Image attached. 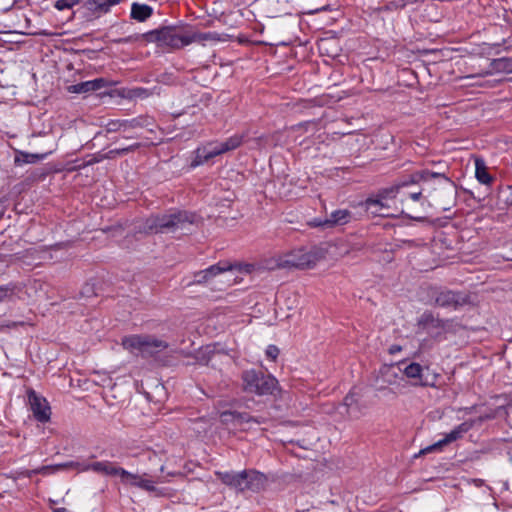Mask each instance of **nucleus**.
<instances>
[{"mask_svg":"<svg viewBox=\"0 0 512 512\" xmlns=\"http://www.w3.org/2000/svg\"><path fill=\"white\" fill-rule=\"evenodd\" d=\"M122 345L130 353L143 356L153 355L168 347L165 341L147 335L126 336L122 339Z\"/></svg>","mask_w":512,"mask_h":512,"instance_id":"nucleus-6","label":"nucleus"},{"mask_svg":"<svg viewBox=\"0 0 512 512\" xmlns=\"http://www.w3.org/2000/svg\"><path fill=\"white\" fill-rule=\"evenodd\" d=\"M435 302L440 307L457 309L467 302V298L462 293L443 290L437 294Z\"/></svg>","mask_w":512,"mask_h":512,"instance_id":"nucleus-18","label":"nucleus"},{"mask_svg":"<svg viewBox=\"0 0 512 512\" xmlns=\"http://www.w3.org/2000/svg\"><path fill=\"white\" fill-rule=\"evenodd\" d=\"M352 219V212L348 209H337L325 218H314L309 222L312 227L332 228L349 223Z\"/></svg>","mask_w":512,"mask_h":512,"instance_id":"nucleus-14","label":"nucleus"},{"mask_svg":"<svg viewBox=\"0 0 512 512\" xmlns=\"http://www.w3.org/2000/svg\"><path fill=\"white\" fill-rule=\"evenodd\" d=\"M399 351H401V347L398 345H392L389 349L390 354H395Z\"/></svg>","mask_w":512,"mask_h":512,"instance_id":"nucleus-41","label":"nucleus"},{"mask_svg":"<svg viewBox=\"0 0 512 512\" xmlns=\"http://www.w3.org/2000/svg\"><path fill=\"white\" fill-rule=\"evenodd\" d=\"M215 474L223 484L242 492V471H216Z\"/></svg>","mask_w":512,"mask_h":512,"instance_id":"nucleus-20","label":"nucleus"},{"mask_svg":"<svg viewBox=\"0 0 512 512\" xmlns=\"http://www.w3.org/2000/svg\"><path fill=\"white\" fill-rule=\"evenodd\" d=\"M126 0H84L82 7L90 18H100L111 12L112 8Z\"/></svg>","mask_w":512,"mask_h":512,"instance_id":"nucleus-15","label":"nucleus"},{"mask_svg":"<svg viewBox=\"0 0 512 512\" xmlns=\"http://www.w3.org/2000/svg\"><path fill=\"white\" fill-rule=\"evenodd\" d=\"M90 83H91L93 92L115 84V82L109 81L105 78H96V79L90 80Z\"/></svg>","mask_w":512,"mask_h":512,"instance_id":"nucleus-31","label":"nucleus"},{"mask_svg":"<svg viewBox=\"0 0 512 512\" xmlns=\"http://www.w3.org/2000/svg\"><path fill=\"white\" fill-rule=\"evenodd\" d=\"M403 184V189L418 184L426 199L433 198L442 201L454 193V183L443 173L420 170L412 173L408 178L398 181Z\"/></svg>","mask_w":512,"mask_h":512,"instance_id":"nucleus-2","label":"nucleus"},{"mask_svg":"<svg viewBox=\"0 0 512 512\" xmlns=\"http://www.w3.org/2000/svg\"><path fill=\"white\" fill-rule=\"evenodd\" d=\"M253 270L254 265L249 263L219 261L197 272L194 276V282L198 284L207 283L213 289L224 290L237 282L238 274H250Z\"/></svg>","mask_w":512,"mask_h":512,"instance_id":"nucleus-1","label":"nucleus"},{"mask_svg":"<svg viewBox=\"0 0 512 512\" xmlns=\"http://www.w3.org/2000/svg\"><path fill=\"white\" fill-rule=\"evenodd\" d=\"M91 468L93 472L104 476H118L123 484L126 483L127 477L130 476L129 471L107 460L92 462Z\"/></svg>","mask_w":512,"mask_h":512,"instance_id":"nucleus-16","label":"nucleus"},{"mask_svg":"<svg viewBox=\"0 0 512 512\" xmlns=\"http://www.w3.org/2000/svg\"><path fill=\"white\" fill-rule=\"evenodd\" d=\"M54 512H70L68 509L64 507L56 508Z\"/></svg>","mask_w":512,"mask_h":512,"instance_id":"nucleus-42","label":"nucleus"},{"mask_svg":"<svg viewBox=\"0 0 512 512\" xmlns=\"http://www.w3.org/2000/svg\"><path fill=\"white\" fill-rule=\"evenodd\" d=\"M316 262L317 256L315 253L298 249L280 257L277 265L282 268L306 269L315 266Z\"/></svg>","mask_w":512,"mask_h":512,"instance_id":"nucleus-7","label":"nucleus"},{"mask_svg":"<svg viewBox=\"0 0 512 512\" xmlns=\"http://www.w3.org/2000/svg\"><path fill=\"white\" fill-rule=\"evenodd\" d=\"M148 35L151 40H155L163 45L175 49L188 46L187 32L178 33L173 27H163L161 29L151 31Z\"/></svg>","mask_w":512,"mask_h":512,"instance_id":"nucleus-8","label":"nucleus"},{"mask_svg":"<svg viewBox=\"0 0 512 512\" xmlns=\"http://www.w3.org/2000/svg\"><path fill=\"white\" fill-rule=\"evenodd\" d=\"M402 189L403 184L396 182L390 187L381 189L376 197L367 198L364 201L363 206L366 211L370 212L371 214L375 216L380 215L381 210L387 207L385 201L395 198Z\"/></svg>","mask_w":512,"mask_h":512,"instance_id":"nucleus-9","label":"nucleus"},{"mask_svg":"<svg viewBox=\"0 0 512 512\" xmlns=\"http://www.w3.org/2000/svg\"><path fill=\"white\" fill-rule=\"evenodd\" d=\"M242 380L246 392L259 396L272 395L278 388V380L274 376L264 375L254 369L244 371Z\"/></svg>","mask_w":512,"mask_h":512,"instance_id":"nucleus-5","label":"nucleus"},{"mask_svg":"<svg viewBox=\"0 0 512 512\" xmlns=\"http://www.w3.org/2000/svg\"><path fill=\"white\" fill-rule=\"evenodd\" d=\"M267 419L263 416H251L248 414V419H244V427L251 428L253 424L261 425L266 423Z\"/></svg>","mask_w":512,"mask_h":512,"instance_id":"nucleus-33","label":"nucleus"},{"mask_svg":"<svg viewBox=\"0 0 512 512\" xmlns=\"http://www.w3.org/2000/svg\"><path fill=\"white\" fill-rule=\"evenodd\" d=\"M153 14V8L147 4L133 3L131 6V17L143 22Z\"/></svg>","mask_w":512,"mask_h":512,"instance_id":"nucleus-26","label":"nucleus"},{"mask_svg":"<svg viewBox=\"0 0 512 512\" xmlns=\"http://www.w3.org/2000/svg\"><path fill=\"white\" fill-rule=\"evenodd\" d=\"M36 474H41L42 475L41 467H38L36 469L30 470V471L27 472V476L28 477H31L32 475H36Z\"/></svg>","mask_w":512,"mask_h":512,"instance_id":"nucleus-40","label":"nucleus"},{"mask_svg":"<svg viewBox=\"0 0 512 512\" xmlns=\"http://www.w3.org/2000/svg\"><path fill=\"white\" fill-rule=\"evenodd\" d=\"M381 374L383 376L387 375L389 377V379L387 380V382L389 384H392L398 376V374L395 372L394 368L388 367V366L381 369Z\"/></svg>","mask_w":512,"mask_h":512,"instance_id":"nucleus-34","label":"nucleus"},{"mask_svg":"<svg viewBox=\"0 0 512 512\" xmlns=\"http://www.w3.org/2000/svg\"><path fill=\"white\" fill-rule=\"evenodd\" d=\"M41 471H42V475H44V476L54 474L58 471H61V465L54 464V465L41 466Z\"/></svg>","mask_w":512,"mask_h":512,"instance_id":"nucleus-35","label":"nucleus"},{"mask_svg":"<svg viewBox=\"0 0 512 512\" xmlns=\"http://www.w3.org/2000/svg\"><path fill=\"white\" fill-rule=\"evenodd\" d=\"M493 73H512V57L492 59L489 65V71L485 72V75H491Z\"/></svg>","mask_w":512,"mask_h":512,"instance_id":"nucleus-22","label":"nucleus"},{"mask_svg":"<svg viewBox=\"0 0 512 512\" xmlns=\"http://www.w3.org/2000/svg\"><path fill=\"white\" fill-rule=\"evenodd\" d=\"M55 150L56 148L53 147L49 151L44 153H29L25 151H17L15 154L14 163L16 166H22L25 164H35L46 159Z\"/></svg>","mask_w":512,"mask_h":512,"instance_id":"nucleus-19","label":"nucleus"},{"mask_svg":"<svg viewBox=\"0 0 512 512\" xmlns=\"http://www.w3.org/2000/svg\"><path fill=\"white\" fill-rule=\"evenodd\" d=\"M58 465H61V470L76 469L77 461H69V462H65V463H59Z\"/></svg>","mask_w":512,"mask_h":512,"instance_id":"nucleus-39","label":"nucleus"},{"mask_svg":"<svg viewBox=\"0 0 512 512\" xmlns=\"http://www.w3.org/2000/svg\"><path fill=\"white\" fill-rule=\"evenodd\" d=\"M358 400L359 394L355 389H352L343 400L341 407L345 409L350 418H358L360 416Z\"/></svg>","mask_w":512,"mask_h":512,"instance_id":"nucleus-21","label":"nucleus"},{"mask_svg":"<svg viewBox=\"0 0 512 512\" xmlns=\"http://www.w3.org/2000/svg\"><path fill=\"white\" fill-rule=\"evenodd\" d=\"M440 323L441 321L436 319L431 313H424L419 320V325L424 329H427L430 326L438 327Z\"/></svg>","mask_w":512,"mask_h":512,"instance_id":"nucleus-27","label":"nucleus"},{"mask_svg":"<svg viewBox=\"0 0 512 512\" xmlns=\"http://www.w3.org/2000/svg\"><path fill=\"white\" fill-rule=\"evenodd\" d=\"M84 0H56L54 3V7L58 11H63L67 9H72L74 6L82 3Z\"/></svg>","mask_w":512,"mask_h":512,"instance_id":"nucleus-30","label":"nucleus"},{"mask_svg":"<svg viewBox=\"0 0 512 512\" xmlns=\"http://www.w3.org/2000/svg\"><path fill=\"white\" fill-rule=\"evenodd\" d=\"M404 189L401 190V192L399 194H402V199L401 201H404L406 199H411L415 202H419V201H422V204H424L425 201H427V199L425 198L421 188L418 190V191H411V192H404L403 191Z\"/></svg>","mask_w":512,"mask_h":512,"instance_id":"nucleus-29","label":"nucleus"},{"mask_svg":"<svg viewBox=\"0 0 512 512\" xmlns=\"http://www.w3.org/2000/svg\"><path fill=\"white\" fill-rule=\"evenodd\" d=\"M91 467H92V462H78L77 461L76 470L78 472L92 471Z\"/></svg>","mask_w":512,"mask_h":512,"instance_id":"nucleus-38","label":"nucleus"},{"mask_svg":"<svg viewBox=\"0 0 512 512\" xmlns=\"http://www.w3.org/2000/svg\"><path fill=\"white\" fill-rule=\"evenodd\" d=\"M244 419H248V413L224 411L220 414V420L223 424H232L234 427H244Z\"/></svg>","mask_w":512,"mask_h":512,"instance_id":"nucleus-23","label":"nucleus"},{"mask_svg":"<svg viewBox=\"0 0 512 512\" xmlns=\"http://www.w3.org/2000/svg\"><path fill=\"white\" fill-rule=\"evenodd\" d=\"M104 159H112V156L107 152L106 154L95 153L91 155L90 159L83 163L81 167H87L103 161Z\"/></svg>","mask_w":512,"mask_h":512,"instance_id":"nucleus-32","label":"nucleus"},{"mask_svg":"<svg viewBox=\"0 0 512 512\" xmlns=\"http://www.w3.org/2000/svg\"><path fill=\"white\" fill-rule=\"evenodd\" d=\"M69 91L76 94H85L93 92L90 80L80 82L69 87Z\"/></svg>","mask_w":512,"mask_h":512,"instance_id":"nucleus-28","label":"nucleus"},{"mask_svg":"<svg viewBox=\"0 0 512 512\" xmlns=\"http://www.w3.org/2000/svg\"><path fill=\"white\" fill-rule=\"evenodd\" d=\"M194 214L186 211H177L170 214L151 215L150 217L139 221L137 228L141 233H165L182 229L186 224L194 222Z\"/></svg>","mask_w":512,"mask_h":512,"instance_id":"nucleus-3","label":"nucleus"},{"mask_svg":"<svg viewBox=\"0 0 512 512\" xmlns=\"http://www.w3.org/2000/svg\"><path fill=\"white\" fill-rule=\"evenodd\" d=\"M163 480H151L146 478V474L139 475L130 472V476L127 477L125 485L134 486L152 493L156 497H162L167 495L166 488H159L156 486L157 483H163Z\"/></svg>","mask_w":512,"mask_h":512,"instance_id":"nucleus-13","label":"nucleus"},{"mask_svg":"<svg viewBox=\"0 0 512 512\" xmlns=\"http://www.w3.org/2000/svg\"><path fill=\"white\" fill-rule=\"evenodd\" d=\"M28 403L34 418L41 423H46L51 418V407L49 402L33 389L27 392Z\"/></svg>","mask_w":512,"mask_h":512,"instance_id":"nucleus-10","label":"nucleus"},{"mask_svg":"<svg viewBox=\"0 0 512 512\" xmlns=\"http://www.w3.org/2000/svg\"><path fill=\"white\" fill-rule=\"evenodd\" d=\"M403 373L410 379H415L416 384L424 387H435L438 374L429 373V368H423L419 363L412 362L408 364L404 369Z\"/></svg>","mask_w":512,"mask_h":512,"instance_id":"nucleus-11","label":"nucleus"},{"mask_svg":"<svg viewBox=\"0 0 512 512\" xmlns=\"http://www.w3.org/2000/svg\"><path fill=\"white\" fill-rule=\"evenodd\" d=\"M244 137L243 134H234L223 142L209 141L197 147L194 151L191 167L196 168L204 165L216 156L237 149L243 143Z\"/></svg>","mask_w":512,"mask_h":512,"instance_id":"nucleus-4","label":"nucleus"},{"mask_svg":"<svg viewBox=\"0 0 512 512\" xmlns=\"http://www.w3.org/2000/svg\"><path fill=\"white\" fill-rule=\"evenodd\" d=\"M138 145H132V146H129V147H126V148H122V149H113V150H110L108 153L109 155L112 156V158H114L116 155H123V154H126L130 151H133Z\"/></svg>","mask_w":512,"mask_h":512,"instance_id":"nucleus-36","label":"nucleus"},{"mask_svg":"<svg viewBox=\"0 0 512 512\" xmlns=\"http://www.w3.org/2000/svg\"><path fill=\"white\" fill-rule=\"evenodd\" d=\"M188 45L192 43L205 44L206 42H217L219 41V35L215 32H192L188 33Z\"/></svg>","mask_w":512,"mask_h":512,"instance_id":"nucleus-25","label":"nucleus"},{"mask_svg":"<svg viewBox=\"0 0 512 512\" xmlns=\"http://www.w3.org/2000/svg\"><path fill=\"white\" fill-rule=\"evenodd\" d=\"M474 426V421L469 420L465 421L459 425H457L455 428H453L449 433H447L443 439H440L439 441L435 442L432 445H429L425 447L424 449L420 450L421 454H427L430 452H433L435 450H440L443 446L452 443L454 441H457L458 439H461L464 434H466L468 431L472 429Z\"/></svg>","mask_w":512,"mask_h":512,"instance_id":"nucleus-12","label":"nucleus"},{"mask_svg":"<svg viewBox=\"0 0 512 512\" xmlns=\"http://www.w3.org/2000/svg\"><path fill=\"white\" fill-rule=\"evenodd\" d=\"M243 481L242 484V492L245 490H250L253 492H258L264 488L267 478L266 476L254 469H245L242 471Z\"/></svg>","mask_w":512,"mask_h":512,"instance_id":"nucleus-17","label":"nucleus"},{"mask_svg":"<svg viewBox=\"0 0 512 512\" xmlns=\"http://www.w3.org/2000/svg\"><path fill=\"white\" fill-rule=\"evenodd\" d=\"M266 356L271 359V360H276V358L278 357L279 355V348L275 345H269L267 348H266Z\"/></svg>","mask_w":512,"mask_h":512,"instance_id":"nucleus-37","label":"nucleus"},{"mask_svg":"<svg viewBox=\"0 0 512 512\" xmlns=\"http://www.w3.org/2000/svg\"><path fill=\"white\" fill-rule=\"evenodd\" d=\"M475 177L479 183L484 185H490L493 181L492 176L487 170L485 161L481 158L475 159Z\"/></svg>","mask_w":512,"mask_h":512,"instance_id":"nucleus-24","label":"nucleus"}]
</instances>
